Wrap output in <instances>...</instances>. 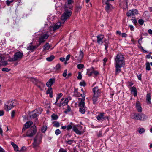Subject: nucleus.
<instances>
[{
    "instance_id": "obj_41",
    "label": "nucleus",
    "mask_w": 152,
    "mask_h": 152,
    "mask_svg": "<svg viewBox=\"0 0 152 152\" xmlns=\"http://www.w3.org/2000/svg\"><path fill=\"white\" fill-rule=\"evenodd\" d=\"M51 118L53 120H56L58 118V117L56 115L53 114L51 115Z\"/></svg>"
},
{
    "instance_id": "obj_33",
    "label": "nucleus",
    "mask_w": 152,
    "mask_h": 152,
    "mask_svg": "<svg viewBox=\"0 0 152 152\" xmlns=\"http://www.w3.org/2000/svg\"><path fill=\"white\" fill-rule=\"evenodd\" d=\"M64 98H62L61 99V101L60 102V103L57 104V106L59 107L61 106H63L65 105L64 101Z\"/></svg>"
},
{
    "instance_id": "obj_64",
    "label": "nucleus",
    "mask_w": 152,
    "mask_h": 152,
    "mask_svg": "<svg viewBox=\"0 0 152 152\" xmlns=\"http://www.w3.org/2000/svg\"><path fill=\"white\" fill-rule=\"evenodd\" d=\"M11 3V2H10V1H9V0H7L6 1V4L8 6L10 5V4Z\"/></svg>"
},
{
    "instance_id": "obj_51",
    "label": "nucleus",
    "mask_w": 152,
    "mask_h": 152,
    "mask_svg": "<svg viewBox=\"0 0 152 152\" xmlns=\"http://www.w3.org/2000/svg\"><path fill=\"white\" fill-rule=\"evenodd\" d=\"M63 94L62 93H59L58 95L56 97V99H57V100H58L62 96Z\"/></svg>"
},
{
    "instance_id": "obj_7",
    "label": "nucleus",
    "mask_w": 152,
    "mask_h": 152,
    "mask_svg": "<svg viewBox=\"0 0 152 152\" xmlns=\"http://www.w3.org/2000/svg\"><path fill=\"white\" fill-rule=\"evenodd\" d=\"M37 132L35 126H32L28 131L27 132V136L31 137L34 135Z\"/></svg>"
},
{
    "instance_id": "obj_40",
    "label": "nucleus",
    "mask_w": 152,
    "mask_h": 152,
    "mask_svg": "<svg viewBox=\"0 0 152 152\" xmlns=\"http://www.w3.org/2000/svg\"><path fill=\"white\" fill-rule=\"evenodd\" d=\"M77 67L78 69H80L84 67V65L81 64H78L77 65Z\"/></svg>"
},
{
    "instance_id": "obj_54",
    "label": "nucleus",
    "mask_w": 152,
    "mask_h": 152,
    "mask_svg": "<svg viewBox=\"0 0 152 152\" xmlns=\"http://www.w3.org/2000/svg\"><path fill=\"white\" fill-rule=\"evenodd\" d=\"M45 86V84L42 83H41L40 85H37V86L38 88H39L41 90H42V87L43 86Z\"/></svg>"
},
{
    "instance_id": "obj_19",
    "label": "nucleus",
    "mask_w": 152,
    "mask_h": 152,
    "mask_svg": "<svg viewBox=\"0 0 152 152\" xmlns=\"http://www.w3.org/2000/svg\"><path fill=\"white\" fill-rule=\"evenodd\" d=\"M137 112H141L142 111V108L140 102L139 101H137L135 104Z\"/></svg>"
},
{
    "instance_id": "obj_22",
    "label": "nucleus",
    "mask_w": 152,
    "mask_h": 152,
    "mask_svg": "<svg viewBox=\"0 0 152 152\" xmlns=\"http://www.w3.org/2000/svg\"><path fill=\"white\" fill-rule=\"evenodd\" d=\"M100 96H97L93 95L92 101L93 103L94 104H97V101L98 100V98Z\"/></svg>"
},
{
    "instance_id": "obj_26",
    "label": "nucleus",
    "mask_w": 152,
    "mask_h": 152,
    "mask_svg": "<svg viewBox=\"0 0 152 152\" xmlns=\"http://www.w3.org/2000/svg\"><path fill=\"white\" fill-rule=\"evenodd\" d=\"M131 91L132 93L134 94V96H136L137 95V92L136 88V87H133L131 88Z\"/></svg>"
},
{
    "instance_id": "obj_5",
    "label": "nucleus",
    "mask_w": 152,
    "mask_h": 152,
    "mask_svg": "<svg viewBox=\"0 0 152 152\" xmlns=\"http://www.w3.org/2000/svg\"><path fill=\"white\" fill-rule=\"evenodd\" d=\"M73 131L76 134L80 135L84 132L82 130V126L79 124L73 125Z\"/></svg>"
},
{
    "instance_id": "obj_21",
    "label": "nucleus",
    "mask_w": 152,
    "mask_h": 152,
    "mask_svg": "<svg viewBox=\"0 0 152 152\" xmlns=\"http://www.w3.org/2000/svg\"><path fill=\"white\" fill-rule=\"evenodd\" d=\"M79 99L80 100V101L79 103V105L80 107H85V97H83L82 98H79Z\"/></svg>"
},
{
    "instance_id": "obj_38",
    "label": "nucleus",
    "mask_w": 152,
    "mask_h": 152,
    "mask_svg": "<svg viewBox=\"0 0 152 152\" xmlns=\"http://www.w3.org/2000/svg\"><path fill=\"white\" fill-rule=\"evenodd\" d=\"M81 8H82L81 6H77L75 8V12H79L81 10Z\"/></svg>"
},
{
    "instance_id": "obj_30",
    "label": "nucleus",
    "mask_w": 152,
    "mask_h": 152,
    "mask_svg": "<svg viewBox=\"0 0 152 152\" xmlns=\"http://www.w3.org/2000/svg\"><path fill=\"white\" fill-rule=\"evenodd\" d=\"M151 94L149 93L146 96V101L147 103L149 104H151Z\"/></svg>"
},
{
    "instance_id": "obj_20",
    "label": "nucleus",
    "mask_w": 152,
    "mask_h": 152,
    "mask_svg": "<svg viewBox=\"0 0 152 152\" xmlns=\"http://www.w3.org/2000/svg\"><path fill=\"white\" fill-rule=\"evenodd\" d=\"M55 82L54 78H50L46 83V85L48 87H50Z\"/></svg>"
},
{
    "instance_id": "obj_43",
    "label": "nucleus",
    "mask_w": 152,
    "mask_h": 152,
    "mask_svg": "<svg viewBox=\"0 0 152 152\" xmlns=\"http://www.w3.org/2000/svg\"><path fill=\"white\" fill-rule=\"evenodd\" d=\"M145 129L143 128H140V129L139 130V133L140 134H142L145 132Z\"/></svg>"
},
{
    "instance_id": "obj_16",
    "label": "nucleus",
    "mask_w": 152,
    "mask_h": 152,
    "mask_svg": "<svg viewBox=\"0 0 152 152\" xmlns=\"http://www.w3.org/2000/svg\"><path fill=\"white\" fill-rule=\"evenodd\" d=\"M138 12L136 9L131 10H129L127 13V15L128 17L135 16V15L138 14Z\"/></svg>"
},
{
    "instance_id": "obj_34",
    "label": "nucleus",
    "mask_w": 152,
    "mask_h": 152,
    "mask_svg": "<svg viewBox=\"0 0 152 152\" xmlns=\"http://www.w3.org/2000/svg\"><path fill=\"white\" fill-rule=\"evenodd\" d=\"M70 124L66 126V129L68 131H69V130L71 129L72 128L73 129V125H74L73 124V123L72 122H71L70 123Z\"/></svg>"
},
{
    "instance_id": "obj_58",
    "label": "nucleus",
    "mask_w": 152,
    "mask_h": 152,
    "mask_svg": "<svg viewBox=\"0 0 152 152\" xmlns=\"http://www.w3.org/2000/svg\"><path fill=\"white\" fill-rule=\"evenodd\" d=\"M15 110H13L12 112V113H11V117L12 118L14 117V115H15Z\"/></svg>"
},
{
    "instance_id": "obj_29",
    "label": "nucleus",
    "mask_w": 152,
    "mask_h": 152,
    "mask_svg": "<svg viewBox=\"0 0 152 152\" xmlns=\"http://www.w3.org/2000/svg\"><path fill=\"white\" fill-rule=\"evenodd\" d=\"M33 122L31 121H28L26 122L25 124V127L26 128H28L32 125Z\"/></svg>"
},
{
    "instance_id": "obj_1",
    "label": "nucleus",
    "mask_w": 152,
    "mask_h": 152,
    "mask_svg": "<svg viewBox=\"0 0 152 152\" xmlns=\"http://www.w3.org/2000/svg\"><path fill=\"white\" fill-rule=\"evenodd\" d=\"M114 65L115 67V75H118L121 71V68L125 65L124 58L121 54H118L114 58Z\"/></svg>"
},
{
    "instance_id": "obj_8",
    "label": "nucleus",
    "mask_w": 152,
    "mask_h": 152,
    "mask_svg": "<svg viewBox=\"0 0 152 152\" xmlns=\"http://www.w3.org/2000/svg\"><path fill=\"white\" fill-rule=\"evenodd\" d=\"M104 5H105V10L108 12L111 11L113 9L112 5L109 3L108 1H102Z\"/></svg>"
},
{
    "instance_id": "obj_23",
    "label": "nucleus",
    "mask_w": 152,
    "mask_h": 152,
    "mask_svg": "<svg viewBox=\"0 0 152 152\" xmlns=\"http://www.w3.org/2000/svg\"><path fill=\"white\" fill-rule=\"evenodd\" d=\"M4 58L2 56H0V61L2 63V64H0V66L1 65L5 66L7 65V61H4Z\"/></svg>"
},
{
    "instance_id": "obj_57",
    "label": "nucleus",
    "mask_w": 152,
    "mask_h": 152,
    "mask_svg": "<svg viewBox=\"0 0 152 152\" xmlns=\"http://www.w3.org/2000/svg\"><path fill=\"white\" fill-rule=\"evenodd\" d=\"M64 101L65 105L67 104L69 102V99H66V98L65 99L64 98Z\"/></svg>"
},
{
    "instance_id": "obj_14",
    "label": "nucleus",
    "mask_w": 152,
    "mask_h": 152,
    "mask_svg": "<svg viewBox=\"0 0 152 152\" xmlns=\"http://www.w3.org/2000/svg\"><path fill=\"white\" fill-rule=\"evenodd\" d=\"M92 91L93 92V95L100 96L101 91L100 89L99 88L98 86H96L93 88L92 89Z\"/></svg>"
},
{
    "instance_id": "obj_32",
    "label": "nucleus",
    "mask_w": 152,
    "mask_h": 152,
    "mask_svg": "<svg viewBox=\"0 0 152 152\" xmlns=\"http://www.w3.org/2000/svg\"><path fill=\"white\" fill-rule=\"evenodd\" d=\"M43 110L42 108H39L35 110H34V112H35L38 115L40 114L41 112Z\"/></svg>"
},
{
    "instance_id": "obj_52",
    "label": "nucleus",
    "mask_w": 152,
    "mask_h": 152,
    "mask_svg": "<svg viewBox=\"0 0 152 152\" xmlns=\"http://www.w3.org/2000/svg\"><path fill=\"white\" fill-rule=\"evenodd\" d=\"M52 89L51 88L48 89L46 92L47 94H51L52 93Z\"/></svg>"
},
{
    "instance_id": "obj_13",
    "label": "nucleus",
    "mask_w": 152,
    "mask_h": 152,
    "mask_svg": "<svg viewBox=\"0 0 152 152\" xmlns=\"http://www.w3.org/2000/svg\"><path fill=\"white\" fill-rule=\"evenodd\" d=\"M84 56L83 53L82 51H80L79 53L75 57V60L78 62H80Z\"/></svg>"
},
{
    "instance_id": "obj_61",
    "label": "nucleus",
    "mask_w": 152,
    "mask_h": 152,
    "mask_svg": "<svg viewBox=\"0 0 152 152\" xmlns=\"http://www.w3.org/2000/svg\"><path fill=\"white\" fill-rule=\"evenodd\" d=\"M121 36L123 37H125L127 36V34L125 33H123L121 34Z\"/></svg>"
},
{
    "instance_id": "obj_12",
    "label": "nucleus",
    "mask_w": 152,
    "mask_h": 152,
    "mask_svg": "<svg viewBox=\"0 0 152 152\" xmlns=\"http://www.w3.org/2000/svg\"><path fill=\"white\" fill-rule=\"evenodd\" d=\"M62 23H61L59 22H58L54 26H50L49 27L50 29V31H55L62 26Z\"/></svg>"
},
{
    "instance_id": "obj_36",
    "label": "nucleus",
    "mask_w": 152,
    "mask_h": 152,
    "mask_svg": "<svg viewBox=\"0 0 152 152\" xmlns=\"http://www.w3.org/2000/svg\"><path fill=\"white\" fill-rule=\"evenodd\" d=\"M85 107H80L79 109V111L82 114H84L85 113Z\"/></svg>"
},
{
    "instance_id": "obj_18",
    "label": "nucleus",
    "mask_w": 152,
    "mask_h": 152,
    "mask_svg": "<svg viewBox=\"0 0 152 152\" xmlns=\"http://www.w3.org/2000/svg\"><path fill=\"white\" fill-rule=\"evenodd\" d=\"M97 42L99 45H102L103 44V42L102 39L104 38V36L103 35L100 34L98 35L96 37Z\"/></svg>"
},
{
    "instance_id": "obj_6",
    "label": "nucleus",
    "mask_w": 152,
    "mask_h": 152,
    "mask_svg": "<svg viewBox=\"0 0 152 152\" xmlns=\"http://www.w3.org/2000/svg\"><path fill=\"white\" fill-rule=\"evenodd\" d=\"M23 56V53L20 52H18L14 55L13 58L9 60L10 62H12L21 59Z\"/></svg>"
},
{
    "instance_id": "obj_59",
    "label": "nucleus",
    "mask_w": 152,
    "mask_h": 152,
    "mask_svg": "<svg viewBox=\"0 0 152 152\" xmlns=\"http://www.w3.org/2000/svg\"><path fill=\"white\" fill-rule=\"evenodd\" d=\"M70 56L69 54L67 56H66V61H67L69 60V59L70 58Z\"/></svg>"
},
{
    "instance_id": "obj_46",
    "label": "nucleus",
    "mask_w": 152,
    "mask_h": 152,
    "mask_svg": "<svg viewBox=\"0 0 152 152\" xmlns=\"http://www.w3.org/2000/svg\"><path fill=\"white\" fill-rule=\"evenodd\" d=\"M61 131L59 129H57L55 131V134L56 135H58L61 133Z\"/></svg>"
},
{
    "instance_id": "obj_37",
    "label": "nucleus",
    "mask_w": 152,
    "mask_h": 152,
    "mask_svg": "<svg viewBox=\"0 0 152 152\" xmlns=\"http://www.w3.org/2000/svg\"><path fill=\"white\" fill-rule=\"evenodd\" d=\"M54 58V56H52L46 58V60L48 61H51Z\"/></svg>"
},
{
    "instance_id": "obj_55",
    "label": "nucleus",
    "mask_w": 152,
    "mask_h": 152,
    "mask_svg": "<svg viewBox=\"0 0 152 152\" xmlns=\"http://www.w3.org/2000/svg\"><path fill=\"white\" fill-rule=\"evenodd\" d=\"M67 74V72L66 69L64 71L63 73V76L64 77H66Z\"/></svg>"
},
{
    "instance_id": "obj_11",
    "label": "nucleus",
    "mask_w": 152,
    "mask_h": 152,
    "mask_svg": "<svg viewBox=\"0 0 152 152\" xmlns=\"http://www.w3.org/2000/svg\"><path fill=\"white\" fill-rule=\"evenodd\" d=\"M49 34L48 32H46L43 35H42L39 38V43L41 44V43L45 41L47 39L49 36Z\"/></svg>"
},
{
    "instance_id": "obj_28",
    "label": "nucleus",
    "mask_w": 152,
    "mask_h": 152,
    "mask_svg": "<svg viewBox=\"0 0 152 152\" xmlns=\"http://www.w3.org/2000/svg\"><path fill=\"white\" fill-rule=\"evenodd\" d=\"M38 115L35 112H34L33 111L30 114V117L31 118H37Z\"/></svg>"
},
{
    "instance_id": "obj_47",
    "label": "nucleus",
    "mask_w": 152,
    "mask_h": 152,
    "mask_svg": "<svg viewBox=\"0 0 152 152\" xmlns=\"http://www.w3.org/2000/svg\"><path fill=\"white\" fill-rule=\"evenodd\" d=\"M10 69H8L7 68H4L2 69V71H5L7 72H8L10 71Z\"/></svg>"
},
{
    "instance_id": "obj_44",
    "label": "nucleus",
    "mask_w": 152,
    "mask_h": 152,
    "mask_svg": "<svg viewBox=\"0 0 152 152\" xmlns=\"http://www.w3.org/2000/svg\"><path fill=\"white\" fill-rule=\"evenodd\" d=\"M60 124L58 122H56L54 124L53 126L54 127H58L60 126Z\"/></svg>"
},
{
    "instance_id": "obj_45",
    "label": "nucleus",
    "mask_w": 152,
    "mask_h": 152,
    "mask_svg": "<svg viewBox=\"0 0 152 152\" xmlns=\"http://www.w3.org/2000/svg\"><path fill=\"white\" fill-rule=\"evenodd\" d=\"M81 91L83 92L82 94H80V95L82 96V97H85L86 96V93L83 90V89H81Z\"/></svg>"
},
{
    "instance_id": "obj_10",
    "label": "nucleus",
    "mask_w": 152,
    "mask_h": 152,
    "mask_svg": "<svg viewBox=\"0 0 152 152\" xmlns=\"http://www.w3.org/2000/svg\"><path fill=\"white\" fill-rule=\"evenodd\" d=\"M40 45V44H39L38 45H32V43H31L28 45L27 47V49L28 50H29L31 52H33Z\"/></svg>"
},
{
    "instance_id": "obj_62",
    "label": "nucleus",
    "mask_w": 152,
    "mask_h": 152,
    "mask_svg": "<svg viewBox=\"0 0 152 152\" xmlns=\"http://www.w3.org/2000/svg\"><path fill=\"white\" fill-rule=\"evenodd\" d=\"M93 74H94L96 76L98 75V72L97 71H95L94 69Z\"/></svg>"
},
{
    "instance_id": "obj_24",
    "label": "nucleus",
    "mask_w": 152,
    "mask_h": 152,
    "mask_svg": "<svg viewBox=\"0 0 152 152\" xmlns=\"http://www.w3.org/2000/svg\"><path fill=\"white\" fill-rule=\"evenodd\" d=\"M103 42V44L105 47V50H107L108 45L109 44V42L106 39H104Z\"/></svg>"
},
{
    "instance_id": "obj_50",
    "label": "nucleus",
    "mask_w": 152,
    "mask_h": 152,
    "mask_svg": "<svg viewBox=\"0 0 152 152\" xmlns=\"http://www.w3.org/2000/svg\"><path fill=\"white\" fill-rule=\"evenodd\" d=\"M46 126H43L42 128V132H45L47 129Z\"/></svg>"
},
{
    "instance_id": "obj_15",
    "label": "nucleus",
    "mask_w": 152,
    "mask_h": 152,
    "mask_svg": "<svg viewBox=\"0 0 152 152\" xmlns=\"http://www.w3.org/2000/svg\"><path fill=\"white\" fill-rule=\"evenodd\" d=\"M73 3L74 0H67L65 3L64 7L73 9V6L72 4Z\"/></svg>"
},
{
    "instance_id": "obj_17",
    "label": "nucleus",
    "mask_w": 152,
    "mask_h": 152,
    "mask_svg": "<svg viewBox=\"0 0 152 152\" xmlns=\"http://www.w3.org/2000/svg\"><path fill=\"white\" fill-rule=\"evenodd\" d=\"M104 113H101L96 116V118L99 121H101L102 119L104 120L106 119L109 120V118L108 116L105 117Z\"/></svg>"
},
{
    "instance_id": "obj_2",
    "label": "nucleus",
    "mask_w": 152,
    "mask_h": 152,
    "mask_svg": "<svg viewBox=\"0 0 152 152\" xmlns=\"http://www.w3.org/2000/svg\"><path fill=\"white\" fill-rule=\"evenodd\" d=\"M64 11L61 17L62 23L64 24L67 19L69 18L72 14V8H69L64 7Z\"/></svg>"
},
{
    "instance_id": "obj_42",
    "label": "nucleus",
    "mask_w": 152,
    "mask_h": 152,
    "mask_svg": "<svg viewBox=\"0 0 152 152\" xmlns=\"http://www.w3.org/2000/svg\"><path fill=\"white\" fill-rule=\"evenodd\" d=\"M71 111V108L68 105H67V109L64 111V113H67L70 112Z\"/></svg>"
},
{
    "instance_id": "obj_63",
    "label": "nucleus",
    "mask_w": 152,
    "mask_h": 152,
    "mask_svg": "<svg viewBox=\"0 0 152 152\" xmlns=\"http://www.w3.org/2000/svg\"><path fill=\"white\" fill-rule=\"evenodd\" d=\"M107 58H104V59H103V61H104V64H103V65L104 66H105V63L107 61Z\"/></svg>"
},
{
    "instance_id": "obj_49",
    "label": "nucleus",
    "mask_w": 152,
    "mask_h": 152,
    "mask_svg": "<svg viewBox=\"0 0 152 152\" xmlns=\"http://www.w3.org/2000/svg\"><path fill=\"white\" fill-rule=\"evenodd\" d=\"M60 65L59 64H58L56 66L55 69L56 70H58L60 69Z\"/></svg>"
},
{
    "instance_id": "obj_56",
    "label": "nucleus",
    "mask_w": 152,
    "mask_h": 152,
    "mask_svg": "<svg viewBox=\"0 0 152 152\" xmlns=\"http://www.w3.org/2000/svg\"><path fill=\"white\" fill-rule=\"evenodd\" d=\"M74 141V140H70L67 141L66 143L69 144L71 145L73 143Z\"/></svg>"
},
{
    "instance_id": "obj_60",
    "label": "nucleus",
    "mask_w": 152,
    "mask_h": 152,
    "mask_svg": "<svg viewBox=\"0 0 152 152\" xmlns=\"http://www.w3.org/2000/svg\"><path fill=\"white\" fill-rule=\"evenodd\" d=\"M59 152H66V150L63 148H61L60 149Z\"/></svg>"
},
{
    "instance_id": "obj_3",
    "label": "nucleus",
    "mask_w": 152,
    "mask_h": 152,
    "mask_svg": "<svg viewBox=\"0 0 152 152\" xmlns=\"http://www.w3.org/2000/svg\"><path fill=\"white\" fill-rule=\"evenodd\" d=\"M131 117L134 120L142 121L146 120L148 118V116L142 112L134 113L131 115Z\"/></svg>"
},
{
    "instance_id": "obj_53",
    "label": "nucleus",
    "mask_w": 152,
    "mask_h": 152,
    "mask_svg": "<svg viewBox=\"0 0 152 152\" xmlns=\"http://www.w3.org/2000/svg\"><path fill=\"white\" fill-rule=\"evenodd\" d=\"M138 23L140 25H142L144 23V21L142 19H140L138 20Z\"/></svg>"
},
{
    "instance_id": "obj_4",
    "label": "nucleus",
    "mask_w": 152,
    "mask_h": 152,
    "mask_svg": "<svg viewBox=\"0 0 152 152\" xmlns=\"http://www.w3.org/2000/svg\"><path fill=\"white\" fill-rule=\"evenodd\" d=\"M16 104L17 102L15 100L9 101L4 104V109L7 111H8L12 109Z\"/></svg>"
},
{
    "instance_id": "obj_39",
    "label": "nucleus",
    "mask_w": 152,
    "mask_h": 152,
    "mask_svg": "<svg viewBox=\"0 0 152 152\" xmlns=\"http://www.w3.org/2000/svg\"><path fill=\"white\" fill-rule=\"evenodd\" d=\"M74 93L75 95L77 96H80V94H78V89L77 88H74Z\"/></svg>"
},
{
    "instance_id": "obj_9",
    "label": "nucleus",
    "mask_w": 152,
    "mask_h": 152,
    "mask_svg": "<svg viewBox=\"0 0 152 152\" xmlns=\"http://www.w3.org/2000/svg\"><path fill=\"white\" fill-rule=\"evenodd\" d=\"M41 138L40 136H39L38 135L36 136L34 139V142L33 143V145L34 148L35 149H37L39 145L40 144Z\"/></svg>"
},
{
    "instance_id": "obj_25",
    "label": "nucleus",
    "mask_w": 152,
    "mask_h": 152,
    "mask_svg": "<svg viewBox=\"0 0 152 152\" xmlns=\"http://www.w3.org/2000/svg\"><path fill=\"white\" fill-rule=\"evenodd\" d=\"M94 70V69L93 67L88 69L87 72V75L89 76H91L93 74Z\"/></svg>"
},
{
    "instance_id": "obj_35",
    "label": "nucleus",
    "mask_w": 152,
    "mask_h": 152,
    "mask_svg": "<svg viewBox=\"0 0 152 152\" xmlns=\"http://www.w3.org/2000/svg\"><path fill=\"white\" fill-rule=\"evenodd\" d=\"M146 69L148 71H149L151 70L150 64L149 62H147L146 63Z\"/></svg>"
},
{
    "instance_id": "obj_27",
    "label": "nucleus",
    "mask_w": 152,
    "mask_h": 152,
    "mask_svg": "<svg viewBox=\"0 0 152 152\" xmlns=\"http://www.w3.org/2000/svg\"><path fill=\"white\" fill-rule=\"evenodd\" d=\"M52 46L49 45V44L47 43H46L43 47L44 50H48L51 48Z\"/></svg>"
},
{
    "instance_id": "obj_31",
    "label": "nucleus",
    "mask_w": 152,
    "mask_h": 152,
    "mask_svg": "<svg viewBox=\"0 0 152 152\" xmlns=\"http://www.w3.org/2000/svg\"><path fill=\"white\" fill-rule=\"evenodd\" d=\"M11 144L13 147L14 150L16 151H19L18 147L17 145L13 142H11Z\"/></svg>"
},
{
    "instance_id": "obj_48",
    "label": "nucleus",
    "mask_w": 152,
    "mask_h": 152,
    "mask_svg": "<svg viewBox=\"0 0 152 152\" xmlns=\"http://www.w3.org/2000/svg\"><path fill=\"white\" fill-rule=\"evenodd\" d=\"M80 85L81 86L85 87L86 86V83L84 81H82L80 83Z\"/></svg>"
}]
</instances>
